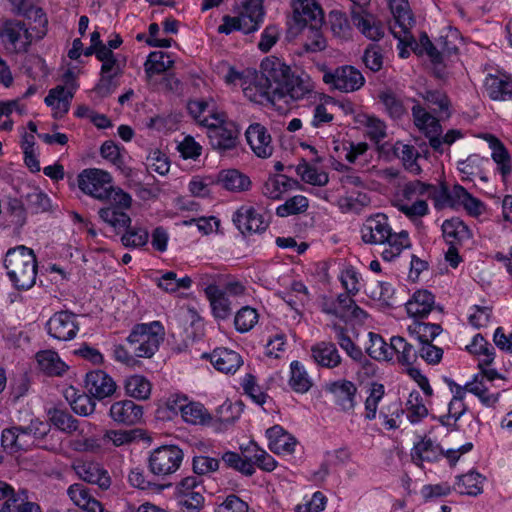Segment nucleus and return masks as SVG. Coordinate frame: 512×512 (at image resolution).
<instances>
[{"label":"nucleus","mask_w":512,"mask_h":512,"mask_svg":"<svg viewBox=\"0 0 512 512\" xmlns=\"http://www.w3.org/2000/svg\"><path fill=\"white\" fill-rule=\"evenodd\" d=\"M261 69L262 73L256 75L243 88L244 95L252 102L274 103L285 97L300 100L313 89V84L308 76L294 75L290 66L277 57L266 58L261 63Z\"/></svg>","instance_id":"obj_1"},{"label":"nucleus","mask_w":512,"mask_h":512,"mask_svg":"<svg viewBox=\"0 0 512 512\" xmlns=\"http://www.w3.org/2000/svg\"><path fill=\"white\" fill-rule=\"evenodd\" d=\"M4 266L17 289L27 290L36 283L37 260L32 249L17 246L7 251Z\"/></svg>","instance_id":"obj_2"},{"label":"nucleus","mask_w":512,"mask_h":512,"mask_svg":"<svg viewBox=\"0 0 512 512\" xmlns=\"http://www.w3.org/2000/svg\"><path fill=\"white\" fill-rule=\"evenodd\" d=\"M427 187L428 183L419 180L405 183L397 190L393 205L410 220L427 215Z\"/></svg>","instance_id":"obj_3"},{"label":"nucleus","mask_w":512,"mask_h":512,"mask_svg":"<svg viewBox=\"0 0 512 512\" xmlns=\"http://www.w3.org/2000/svg\"><path fill=\"white\" fill-rule=\"evenodd\" d=\"M207 128V136L213 149L225 152L233 150L239 143V128L224 113H213L200 120Z\"/></svg>","instance_id":"obj_4"},{"label":"nucleus","mask_w":512,"mask_h":512,"mask_svg":"<svg viewBox=\"0 0 512 512\" xmlns=\"http://www.w3.org/2000/svg\"><path fill=\"white\" fill-rule=\"evenodd\" d=\"M415 125L425 133L429 139L430 147L437 153H444V146H451L456 140L463 137V133L458 129L449 130L444 136H441L442 126L439 120L428 113L420 105L412 108Z\"/></svg>","instance_id":"obj_5"},{"label":"nucleus","mask_w":512,"mask_h":512,"mask_svg":"<svg viewBox=\"0 0 512 512\" xmlns=\"http://www.w3.org/2000/svg\"><path fill=\"white\" fill-rule=\"evenodd\" d=\"M164 336V328L159 321L137 324L127 337V343L137 358H151L159 349Z\"/></svg>","instance_id":"obj_6"},{"label":"nucleus","mask_w":512,"mask_h":512,"mask_svg":"<svg viewBox=\"0 0 512 512\" xmlns=\"http://www.w3.org/2000/svg\"><path fill=\"white\" fill-rule=\"evenodd\" d=\"M478 367L481 373L471 382L466 383V389L477 396L484 405L491 406L498 401L499 397L494 381H504V377L490 365H482V361H479Z\"/></svg>","instance_id":"obj_7"},{"label":"nucleus","mask_w":512,"mask_h":512,"mask_svg":"<svg viewBox=\"0 0 512 512\" xmlns=\"http://www.w3.org/2000/svg\"><path fill=\"white\" fill-rule=\"evenodd\" d=\"M78 187L97 200H108L113 191L112 176L101 169H85L78 175Z\"/></svg>","instance_id":"obj_8"},{"label":"nucleus","mask_w":512,"mask_h":512,"mask_svg":"<svg viewBox=\"0 0 512 512\" xmlns=\"http://www.w3.org/2000/svg\"><path fill=\"white\" fill-rule=\"evenodd\" d=\"M205 486L197 476L181 479L175 487V498L187 512H199L204 507Z\"/></svg>","instance_id":"obj_9"},{"label":"nucleus","mask_w":512,"mask_h":512,"mask_svg":"<svg viewBox=\"0 0 512 512\" xmlns=\"http://www.w3.org/2000/svg\"><path fill=\"white\" fill-rule=\"evenodd\" d=\"M183 451L175 445H165L154 449L148 459L150 471L158 477L175 473L183 461Z\"/></svg>","instance_id":"obj_10"},{"label":"nucleus","mask_w":512,"mask_h":512,"mask_svg":"<svg viewBox=\"0 0 512 512\" xmlns=\"http://www.w3.org/2000/svg\"><path fill=\"white\" fill-rule=\"evenodd\" d=\"M323 81L345 93L357 91L365 84L361 71L350 65L338 67L334 71H326L323 74Z\"/></svg>","instance_id":"obj_11"},{"label":"nucleus","mask_w":512,"mask_h":512,"mask_svg":"<svg viewBox=\"0 0 512 512\" xmlns=\"http://www.w3.org/2000/svg\"><path fill=\"white\" fill-rule=\"evenodd\" d=\"M320 307L322 312L343 321L350 319L362 320L367 317L366 312L355 303L351 296L345 293L339 294L335 300L323 297Z\"/></svg>","instance_id":"obj_12"},{"label":"nucleus","mask_w":512,"mask_h":512,"mask_svg":"<svg viewBox=\"0 0 512 512\" xmlns=\"http://www.w3.org/2000/svg\"><path fill=\"white\" fill-rule=\"evenodd\" d=\"M0 38L7 49L16 53L26 52L32 43V35L25 23L7 20L0 29Z\"/></svg>","instance_id":"obj_13"},{"label":"nucleus","mask_w":512,"mask_h":512,"mask_svg":"<svg viewBox=\"0 0 512 512\" xmlns=\"http://www.w3.org/2000/svg\"><path fill=\"white\" fill-rule=\"evenodd\" d=\"M391 13L394 17V23L390 26L391 33L401 42L409 43L412 38L410 29L414 24V19L406 0H390Z\"/></svg>","instance_id":"obj_14"},{"label":"nucleus","mask_w":512,"mask_h":512,"mask_svg":"<svg viewBox=\"0 0 512 512\" xmlns=\"http://www.w3.org/2000/svg\"><path fill=\"white\" fill-rule=\"evenodd\" d=\"M392 230L385 214L378 213L368 217L361 226V239L366 244H384Z\"/></svg>","instance_id":"obj_15"},{"label":"nucleus","mask_w":512,"mask_h":512,"mask_svg":"<svg viewBox=\"0 0 512 512\" xmlns=\"http://www.w3.org/2000/svg\"><path fill=\"white\" fill-rule=\"evenodd\" d=\"M247 143L259 158H269L273 154L272 137L267 128L260 123L249 125L245 132Z\"/></svg>","instance_id":"obj_16"},{"label":"nucleus","mask_w":512,"mask_h":512,"mask_svg":"<svg viewBox=\"0 0 512 512\" xmlns=\"http://www.w3.org/2000/svg\"><path fill=\"white\" fill-rule=\"evenodd\" d=\"M405 307L407 314L415 320L426 318L434 311L442 312V309L435 305L434 295L428 290L415 291Z\"/></svg>","instance_id":"obj_17"},{"label":"nucleus","mask_w":512,"mask_h":512,"mask_svg":"<svg viewBox=\"0 0 512 512\" xmlns=\"http://www.w3.org/2000/svg\"><path fill=\"white\" fill-rule=\"evenodd\" d=\"M116 383L110 375L103 370H94L86 374L85 388L95 399H104L116 391Z\"/></svg>","instance_id":"obj_18"},{"label":"nucleus","mask_w":512,"mask_h":512,"mask_svg":"<svg viewBox=\"0 0 512 512\" xmlns=\"http://www.w3.org/2000/svg\"><path fill=\"white\" fill-rule=\"evenodd\" d=\"M109 415L118 424L132 426L141 422L143 408L132 400H121L111 405Z\"/></svg>","instance_id":"obj_19"},{"label":"nucleus","mask_w":512,"mask_h":512,"mask_svg":"<svg viewBox=\"0 0 512 512\" xmlns=\"http://www.w3.org/2000/svg\"><path fill=\"white\" fill-rule=\"evenodd\" d=\"M47 328L53 338L62 341L73 339L78 330L73 314L65 311L54 314L49 319Z\"/></svg>","instance_id":"obj_20"},{"label":"nucleus","mask_w":512,"mask_h":512,"mask_svg":"<svg viewBox=\"0 0 512 512\" xmlns=\"http://www.w3.org/2000/svg\"><path fill=\"white\" fill-rule=\"evenodd\" d=\"M233 222L242 232H262L268 227V221L252 206H241L233 216Z\"/></svg>","instance_id":"obj_21"},{"label":"nucleus","mask_w":512,"mask_h":512,"mask_svg":"<svg viewBox=\"0 0 512 512\" xmlns=\"http://www.w3.org/2000/svg\"><path fill=\"white\" fill-rule=\"evenodd\" d=\"M171 408L179 410L185 422L194 425L206 424L211 420V416L205 407L198 402H188L186 396H177L172 401Z\"/></svg>","instance_id":"obj_22"},{"label":"nucleus","mask_w":512,"mask_h":512,"mask_svg":"<svg viewBox=\"0 0 512 512\" xmlns=\"http://www.w3.org/2000/svg\"><path fill=\"white\" fill-rule=\"evenodd\" d=\"M326 391L331 393L337 405L343 411H351L355 408L357 387L349 380H337L326 385Z\"/></svg>","instance_id":"obj_23"},{"label":"nucleus","mask_w":512,"mask_h":512,"mask_svg":"<svg viewBox=\"0 0 512 512\" xmlns=\"http://www.w3.org/2000/svg\"><path fill=\"white\" fill-rule=\"evenodd\" d=\"M351 19L353 24L368 39L378 41L384 36L383 25L372 14L365 12L363 8H359V10L352 8Z\"/></svg>","instance_id":"obj_24"},{"label":"nucleus","mask_w":512,"mask_h":512,"mask_svg":"<svg viewBox=\"0 0 512 512\" xmlns=\"http://www.w3.org/2000/svg\"><path fill=\"white\" fill-rule=\"evenodd\" d=\"M74 469L83 481L96 484L103 490L110 487L111 479L100 464L91 461L79 462L74 466Z\"/></svg>","instance_id":"obj_25"},{"label":"nucleus","mask_w":512,"mask_h":512,"mask_svg":"<svg viewBox=\"0 0 512 512\" xmlns=\"http://www.w3.org/2000/svg\"><path fill=\"white\" fill-rule=\"evenodd\" d=\"M209 357L212 365L226 374H234L243 364L241 355L227 348H217Z\"/></svg>","instance_id":"obj_26"},{"label":"nucleus","mask_w":512,"mask_h":512,"mask_svg":"<svg viewBox=\"0 0 512 512\" xmlns=\"http://www.w3.org/2000/svg\"><path fill=\"white\" fill-rule=\"evenodd\" d=\"M72 502L87 512H104L103 505L90 492L84 484L75 483L67 490Z\"/></svg>","instance_id":"obj_27"},{"label":"nucleus","mask_w":512,"mask_h":512,"mask_svg":"<svg viewBox=\"0 0 512 512\" xmlns=\"http://www.w3.org/2000/svg\"><path fill=\"white\" fill-rule=\"evenodd\" d=\"M485 89L494 101H508L512 99V80L504 75L489 74L485 79Z\"/></svg>","instance_id":"obj_28"},{"label":"nucleus","mask_w":512,"mask_h":512,"mask_svg":"<svg viewBox=\"0 0 512 512\" xmlns=\"http://www.w3.org/2000/svg\"><path fill=\"white\" fill-rule=\"evenodd\" d=\"M269 449L276 454L292 453L295 450L296 439L281 426L275 425L266 431Z\"/></svg>","instance_id":"obj_29"},{"label":"nucleus","mask_w":512,"mask_h":512,"mask_svg":"<svg viewBox=\"0 0 512 512\" xmlns=\"http://www.w3.org/2000/svg\"><path fill=\"white\" fill-rule=\"evenodd\" d=\"M314 361L325 368H335L341 363V356L332 342L322 341L311 347Z\"/></svg>","instance_id":"obj_30"},{"label":"nucleus","mask_w":512,"mask_h":512,"mask_svg":"<svg viewBox=\"0 0 512 512\" xmlns=\"http://www.w3.org/2000/svg\"><path fill=\"white\" fill-rule=\"evenodd\" d=\"M442 233L445 241L449 245H462L471 237V232L467 225L459 218L447 219L443 222Z\"/></svg>","instance_id":"obj_31"},{"label":"nucleus","mask_w":512,"mask_h":512,"mask_svg":"<svg viewBox=\"0 0 512 512\" xmlns=\"http://www.w3.org/2000/svg\"><path fill=\"white\" fill-rule=\"evenodd\" d=\"M23 436L25 439H29V446L35 444V442H40L44 440L47 436H49L50 427L47 423L40 421L39 419H32L27 426H22ZM42 449L48 451H57L59 449V445L56 443L50 444H40L37 443Z\"/></svg>","instance_id":"obj_32"},{"label":"nucleus","mask_w":512,"mask_h":512,"mask_svg":"<svg viewBox=\"0 0 512 512\" xmlns=\"http://www.w3.org/2000/svg\"><path fill=\"white\" fill-rule=\"evenodd\" d=\"M72 98L73 93L59 85L49 91L45 103L52 107L54 118H61L68 112Z\"/></svg>","instance_id":"obj_33"},{"label":"nucleus","mask_w":512,"mask_h":512,"mask_svg":"<svg viewBox=\"0 0 512 512\" xmlns=\"http://www.w3.org/2000/svg\"><path fill=\"white\" fill-rule=\"evenodd\" d=\"M390 349L392 356L395 355L396 361L403 366H411L418 358V350L414 344L401 336H393L390 339Z\"/></svg>","instance_id":"obj_34"},{"label":"nucleus","mask_w":512,"mask_h":512,"mask_svg":"<svg viewBox=\"0 0 512 512\" xmlns=\"http://www.w3.org/2000/svg\"><path fill=\"white\" fill-rule=\"evenodd\" d=\"M294 12L298 17V21L304 23V27L323 24L322 9L315 0H298L295 4Z\"/></svg>","instance_id":"obj_35"},{"label":"nucleus","mask_w":512,"mask_h":512,"mask_svg":"<svg viewBox=\"0 0 512 512\" xmlns=\"http://www.w3.org/2000/svg\"><path fill=\"white\" fill-rule=\"evenodd\" d=\"M204 291L210 302L214 316L219 319L228 318L232 312V308L226 294L213 284L208 285Z\"/></svg>","instance_id":"obj_36"},{"label":"nucleus","mask_w":512,"mask_h":512,"mask_svg":"<svg viewBox=\"0 0 512 512\" xmlns=\"http://www.w3.org/2000/svg\"><path fill=\"white\" fill-rule=\"evenodd\" d=\"M386 247L381 253L382 259L388 262L395 260L404 249L411 246L409 234L407 231L393 232L390 231V236L385 241Z\"/></svg>","instance_id":"obj_37"},{"label":"nucleus","mask_w":512,"mask_h":512,"mask_svg":"<svg viewBox=\"0 0 512 512\" xmlns=\"http://www.w3.org/2000/svg\"><path fill=\"white\" fill-rule=\"evenodd\" d=\"M1 446L9 453H17L29 448V439L23 436L22 426H11L1 433Z\"/></svg>","instance_id":"obj_38"},{"label":"nucleus","mask_w":512,"mask_h":512,"mask_svg":"<svg viewBox=\"0 0 512 512\" xmlns=\"http://www.w3.org/2000/svg\"><path fill=\"white\" fill-rule=\"evenodd\" d=\"M218 184L231 192L247 191L251 186L248 176L236 169L223 170L218 175Z\"/></svg>","instance_id":"obj_39"},{"label":"nucleus","mask_w":512,"mask_h":512,"mask_svg":"<svg viewBox=\"0 0 512 512\" xmlns=\"http://www.w3.org/2000/svg\"><path fill=\"white\" fill-rule=\"evenodd\" d=\"M39 369L49 376H61L68 366L52 350L40 351L36 354Z\"/></svg>","instance_id":"obj_40"},{"label":"nucleus","mask_w":512,"mask_h":512,"mask_svg":"<svg viewBox=\"0 0 512 512\" xmlns=\"http://www.w3.org/2000/svg\"><path fill=\"white\" fill-rule=\"evenodd\" d=\"M412 459L417 465L422 462H434L443 455V450L431 439H422L412 449Z\"/></svg>","instance_id":"obj_41"},{"label":"nucleus","mask_w":512,"mask_h":512,"mask_svg":"<svg viewBox=\"0 0 512 512\" xmlns=\"http://www.w3.org/2000/svg\"><path fill=\"white\" fill-rule=\"evenodd\" d=\"M174 60L170 55L162 51L151 52L144 63L145 74L148 80L154 75L162 74L172 68Z\"/></svg>","instance_id":"obj_42"},{"label":"nucleus","mask_w":512,"mask_h":512,"mask_svg":"<svg viewBox=\"0 0 512 512\" xmlns=\"http://www.w3.org/2000/svg\"><path fill=\"white\" fill-rule=\"evenodd\" d=\"M297 181L285 175H278L269 178L263 186V194L270 199H280L287 191L297 185Z\"/></svg>","instance_id":"obj_43"},{"label":"nucleus","mask_w":512,"mask_h":512,"mask_svg":"<svg viewBox=\"0 0 512 512\" xmlns=\"http://www.w3.org/2000/svg\"><path fill=\"white\" fill-rule=\"evenodd\" d=\"M486 139L492 149V159L497 163L500 173L505 178L511 173L512 169L510 155L498 138L488 135Z\"/></svg>","instance_id":"obj_44"},{"label":"nucleus","mask_w":512,"mask_h":512,"mask_svg":"<svg viewBox=\"0 0 512 512\" xmlns=\"http://www.w3.org/2000/svg\"><path fill=\"white\" fill-rule=\"evenodd\" d=\"M99 217L115 231L120 232L130 227L131 218L125 212L114 206H108L99 210Z\"/></svg>","instance_id":"obj_45"},{"label":"nucleus","mask_w":512,"mask_h":512,"mask_svg":"<svg viewBox=\"0 0 512 512\" xmlns=\"http://www.w3.org/2000/svg\"><path fill=\"white\" fill-rule=\"evenodd\" d=\"M289 385L296 393H306L313 385V381L299 361H292L290 364Z\"/></svg>","instance_id":"obj_46"},{"label":"nucleus","mask_w":512,"mask_h":512,"mask_svg":"<svg viewBox=\"0 0 512 512\" xmlns=\"http://www.w3.org/2000/svg\"><path fill=\"white\" fill-rule=\"evenodd\" d=\"M126 394L138 400H146L151 394L152 385L150 381L142 375H132L126 378L124 382Z\"/></svg>","instance_id":"obj_47"},{"label":"nucleus","mask_w":512,"mask_h":512,"mask_svg":"<svg viewBox=\"0 0 512 512\" xmlns=\"http://www.w3.org/2000/svg\"><path fill=\"white\" fill-rule=\"evenodd\" d=\"M394 151L398 158L401 159L406 170L414 175H419L421 173V167L417 163L419 153L414 146L397 142L394 147Z\"/></svg>","instance_id":"obj_48"},{"label":"nucleus","mask_w":512,"mask_h":512,"mask_svg":"<svg viewBox=\"0 0 512 512\" xmlns=\"http://www.w3.org/2000/svg\"><path fill=\"white\" fill-rule=\"evenodd\" d=\"M408 331L411 336L420 343L431 342L436 336H438L442 328L440 324L436 323H425L420 320H416L413 324L408 326Z\"/></svg>","instance_id":"obj_49"},{"label":"nucleus","mask_w":512,"mask_h":512,"mask_svg":"<svg viewBox=\"0 0 512 512\" xmlns=\"http://www.w3.org/2000/svg\"><path fill=\"white\" fill-rule=\"evenodd\" d=\"M369 345L366 347L367 354L375 360H392L390 344H387L379 334L369 332Z\"/></svg>","instance_id":"obj_50"},{"label":"nucleus","mask_w":512,"mask_h":512,"mask_svg":"<svg viewBox=\"0 0 512 512\" xmlns=\"http://www.w3.org/2000/svg\"><path fill=\"white\" fill-rule=\"evenodd\" d=\"M322 25H308L303 28V36L305 41L303 44L307 52H319L326 48L327 43L321 32Z\"/></svg>","instance_id":"obj_51"},{"label":"nucleus","mask_w":512,"mask_h":512,"mask_svg":"<svg viewBox=\"0 0 512 512\" xmlns=\"http://www.w3.org/2000/svg\"><path fill=\"white\" fill-rule=\"evenodd\" d=\"M242 16L251 24V28L258 30L263 21V0H241Z\"/></svg>","instance_id":"obj_52"},{"label":"nucleus","mask_w":512,"mask_h":512,"mask_svg":"<svg viewBox=\"0 0 512 512\" xmlns=\"http://www.w3.org/2000/svg\"><path fill=\"white\" fill-rule=\"evenodd\" d=\"M49 417L55 427L65 433H73L78 429V421L66 410L50 409Z\"/></svg>","instance_id":"obj_53"},{"label":"nucleus","mask_w":512,"mask_h":512,"mask_svg":"<svg viewBox=\"0 0 512 512\" xmlns=\"http://www.w3.org/2000/svg\"><path fill=\"white\" fill-rule=\"evenodd\" d=\"M484 478L481 474L470 472L459 477L457 487L461 494L477 496L482 493V482Z\"/></svg>","instance_id":"obj_54"},{"label":"nucleus","mask_w":512,"mask_h":512,"mask_svg":"<svg viewBox=\"0 0 512 512\" xmlns=\"http://www.w3.org/2000/svg\"><path fill=\"white\" fill-rule=\"evenodd\" d=\"M470 353L482 356L479 361L482 365H491L494 360V347L488 343L481 334L474 336L470 345L467 346Z\"/></svg>","instance_id":"obj_55"},{"label":"nucleus","mask_w":512,"mask_h":512,"mask_svg":"<svg viewBox=\"0 0 512 512\" xmlns=\"http://www.w3.org/2000/svg\"><path fill=\"white\" fill-rule=\"evenodd\" d=\"M139 430H107L104 432L101 441L103 445L112 444L115 447H120L132 443L139 434Z\"/></svg>","instance_id":"obj_56"},{"label":"nucleus","mask_w":512,"mask_h":512,"mask_svg":"<svg viewBox=\"0 0 512 512\" xmlns=\"http://www.w3.org/2000/svg\"><path fill=\"white\" fill-rule=\"evenodd\" d=\"M385 394L384 386L380 383H372L369 389V395L365 400V419L374 420L376 418L378 404Z\"/></svg>","instance_id":"obj_57"},{"label":"nucleus","mask_w":512,"mask_h":512,"mask_svg":"<svg viewBox=\"0 0 512 512\" xmlns=\"http://www.w3.org/2000/svg\"><path fill=\"white\" fill-rule=\"evenodd\" d=\"M296 171L303 181L311 185L324 186L329 181V177L326 172L318 171L306 162L299 164Z\"/></svg>","instance_id":"obj_58"},{"label":"nucleus","mask_w":512,"mask_h":512,"mask_svg":"<svg viewBox=\"0 0 512 512\" xmlns=\"http://www.w3.org/2000/svg\"><path fill=\"white\" fill-rule=\"evenodd\" d=\"M423 98L430 104L435 106L434 112L441 117L448 118L450 116V100L444 92L438 90L426 91Z\"/></svg>","instance_id":"obj_59"},{"label":"nucleus","mask_w":512,"mask_h":512,"mask_svg":"<svg viewBox=\"0 0 512 512\" xmlns=\"http://www.w3.org/2000/svg\"><path fill=\"white\" fill-rule=\"evenodd\" d=\"M222 460L229 468H233L245 476H251L255 472L254 465L248 459H244L236 452L228 451L223 454Z\"/></svg>","instance_id":"obj_60"},{"label":"nucleus","mask_w":512,"mask_h":512,"mask_svg":"<svg viewBox=\"0 0 512 512\" xmlns=\"http://www.w3.org/2000/svg\"><path fill=\"white\" fill-rule=\"evenodd\" d=\"M219 466L220 461L217 458L198 455L192 459V470L198 478L216 472Z\"/></svg>","instance_id":"obj_61"},{"label":"nucleus","mask_w":512,"mask_h":512,"mask_svg":"<svg viewBox=\"0 0 512 512\" xmlns=\"http://www.w3.org/2000/svg\"><path fill=\"white\" fill-rule=\"evenodd\" d=\"M308 208V199L303 195H296L288 199L284 204L276 209V214L280 217L299 214L305 212Z\"/></svg>","instance_id":"obj_62"},{"label":"nucleus","mask_w":512,"mask_h":512,"mask_svg":"<svg viewBox=\"0 0 512 512\" xmlns=\"http://www.w3.org/2000/svg\"><path fill=\"white\" fill-rule=\"evenodd\" d=\"M379 99L384 104L387 112L393 118H400L405 113L402 101L390 89H386L379 93Z\"/></svg>","instance_id":"obj_63"},{"label":"nucleus","mask_w":512,"mask_h":512,"mask_svg":"<svg viewBox=\"0 0 512 512\" xmlns=\"http://www.w3.org/2000/svg\"><path fill=\"white\" fill-rule=\"evenodd\" d=\"M258 321V314L251 307L241 308L235 315L234 324L239 332H247L251 330Z\"/></svg>","instance_id":"obj_64"}]
</instances>
